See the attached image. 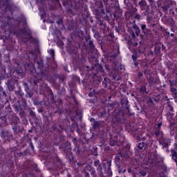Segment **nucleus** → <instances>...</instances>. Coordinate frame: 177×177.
<instances>
[{
	"instance_id": "1",
	"label": "nucleus",
	"mask_w": 177,
	"mask_h": 177,
	"mask_svg": "<svg viewBox=\"0 0 177 177\" xmlns=\"http://www.w3.org/2000/svg\"><path fill=\"white\" fill-rule=\"evenodd\" d=\"M156 160H157V156H156L154 153H151L149 159L148 160L147 165H149V164H154Z\"/></svg>"
},
{
	"instance_id": "2",
	"label": "nucleus",
	"mask_w": 177,
	"mask_h": 177,
	"mask_svg": "<svg viewBox=\"0 0 177 177\" xmlns=\"http://www.w3.org/2000/svg\"><path fill=\"white\" fill-rule=\"evenodd\" d=\"M171 153H172V156H173L172 158H173V160H174V161L177 165V153H176V151L174 152V151H172Z\"/></svg>"
},
{
	"instance_id": "3",
	"label": "nucleus",
	"mask_w": 177,
	"mask_h": 177,
	"mask_svg": "<svg viewBox=\"0 0 177 177\" xmlns=\"http://www.w3.org/2000/svg\"><path fill=\"white\" fill-rule=\"evenodd\" d=\"M138 147L140 149H146V144H145V142H140L138 145Z\"/></svg>"
},
{
	"instance_id": "4",
	"label": "nucleus",
	"mask_w": 177,
	"mask_h": 177,
	"mask_svg": "<svg viewBox=\"0 0 177 177\" xmlns=\"http://www.w3.org/2000/svg\"><path fill=\"white\" fill-rule=\"evenodd\" d=\"M26 35H27V39H31V38H32V37L31 36V31L28 30L27 32H26Z\"/></svg>"
},
{
	"instance_id": "5",
	"label": "nucleus",
	"mask_w": 177,
	"mask_h": 177,
	"mask_svg": "<svg viewBox=\"0 0 177 177\" xmlns=\"http://www.w3.org/2000/svg\"><path fill=\"white\" fill-rule=\"evenodd\" d=\"M140 6H142L143 8V6H146V1L142 0L141 1H140L139 3Z\"/></svg>"
},
{
	"instance_id": "6",
	"label": "nucleus",
	"mask_w": 177,
	"mask_h": 177,
	"mask_svg": "<svg viewBox=\"0 0 177 177\" xmlns=\"http://www.w3.org/2000/svg\"><path fill=\"white\" fill-rule=\"evenodd\" d=\"M57 46H59V48H62L63 47V41H58L57 42Z\"/></svg>"
},
{
	"instance_id": "7",
	"label": "nucleus",
	"mask_w": 177,
	"mask_h": 177,
	"mask_svg": "<svg viewBox=\"0 0 177 177\" xmlns=\"http://www.w3.org/2000/svg\"><path fill=\"white\" fill-rule=\"evenodd\" d=\"M48 53L52 55V56H55V50L54 49H50L48 51Z\"/></svg>"
},
{
	"instance_id": "8",
	"label": "nucleus",
	"mask_w": 177,
	"mask_h": 177,
	"mask_svg": "<svg viewBox=\"0 0 177 177\" xmlns=\"http://www.w3.org/2000/svg\"><path fill=\"white\" fill-rule=\"evenodd\" d=\"M111 146H115V145H118V142H117V140H115L114 142V140L111 139Z\"/></svg>"
},
{
	"instance_id": "9",
	"label": "nucleus",
	"mask_w": 177,
	"mask_h": 177,
	"mask_svg": "<svg viewBox=\"0 0 177 177\" xmlns=\"http://www.w3.org/2000/svg\"><path fill=\"white\" fill-rule=\"evenodd\" d=\"M89 47L93 49L95 48V46L93 45V42L89 41Z\"/></svg>"
},
{
	"instance_id": "10",
	"label": "nucleus",
	"mask_w": 177,
	"mask_h": 177,
	"mask_svg": "<svg viewBox=\"0 0 177 177\" xmlns=\"http://www.w3.org/2000/svg\"><path fill=\"white\" fill-rule=\"evenodd\" d=\"M140 174L141 175H142V176H146V175H147L146 171H140Z\"/></svg>"
},
{
	"instance_id": "11",
	"label": "nucleus",
	"mask_w": 177,
	"mask_h": 177,
	"mask_svg": "<svg viewBox=\"0 0 177 177\" xmlns=\"http://www.w3.org/2000/svg\"><path fill=\"white\" fill-rule=\"evenodd\" d=\"M97 127H99V123L96 122L93 124V128L96 129Z\"/></svg>"
},
{
	"instance_id": "12",
	"label": "nucleus",
	"mask_w": 177,
	"mask_h": 177,
	"mask_svg": "<svg viewBox=\"0 0 177 177\" xmlns=\"http://www.w3.org/2000/svg\"><path fill=\"white\" fill-rule=\"evenodd\" d=\"M142 30H145L146 28V25H141Z\"/></svg>"
},
{
	"instance_id": "13",
	"label": "nucleus",
	"mask_w": 177,
	"mask_h": 177,
	"mask_svg": "<svg viewBox=\"0 0 177 177\" xmlns=\"http://www.w3.org/2000/svg\"><path fill=\"white\" fill-rule=\"evenodd\" d=\"M57 23H58V24H62L63 23V21L59 20V21H57Z\"/></svg>"
},
{
	"instance_id": "14",
	"label": "nucleus",
	"mask_w": 177,
	"mask_h": 177,
	"mask_svg": "<svg viewBox=\"0 0 177 177\" xmlns=\"http://www.w3.org/2000/svg\"><path fill=\"white\" fill-rule=\"evenodd\" d=\"M40 16H41V17H42L44 19V14H40Z\"/></svg>"
},
{
	"instance_id": "15",
	"label": "nucleus",
	"mask_w": 177,
	"mask_h": 177,
	"mask_svg": "<svg viewBox=\"0 0 177 177\" xmlns=\"http://www.w3.org/2000/svg\"><path fill=\"white\" fill-rule=\"evenodd\" d=\"M160 127H161V124H158V128H160Z\"/></svg>"
},
{
	"instance_id": "16",
	"label": "nucleus",
	"mask_w": 177,
	"mask_h": 177,
	"mask_svg": "<svg viewBox=\"0 0 177 177\" xmlns=\"http://www.w3.org/2000/svg\"><path fill=\"white\" fill-rule=\"evenodd\" d=\"M139 140H140V138H138Z\"/></svg>"
}]
</instances>
